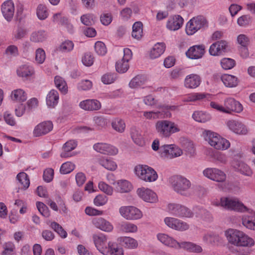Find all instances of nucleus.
Returning <instances> with one entry per match:
<instances>
[{"label":"nucleus","instance_id":"1","mask_svg":"<svg viewBox=\"0 0 255 255\" xmlns=\"http://www.w3.org/2000/svg\"><path fill=\"white\" fill-rule=\"evenodd\" d=\"M224 236L228 244L237 247H252L255 244L254 239L243 231L236 229L226 230Z\"/></svg>","mask_w":255,"mask_h":255},{"label":"nucleus","instance_id":"2","mask_svg":"<svg viewBox=\"0 0 255 255\" xmlns=\"http://www.w3.org/2000/svg\"><path fill=\"white\" fill-rule=\"evenodd\" d=\"M168 212L175 217L179 218H193L194 216L196 218H203L200 214H206L209 215V213L203 208H196L194 209L195 214L187 207L177 204L170 203L167 205Z\"/></svg>","mask_w":255,"mask_h":255},{"label":"nucleus","instance_id":"3","mask_svg":"<svg viewBox=\"0 0 255 255\" xmlns=\"http://www.w3.org/2000/svg\"><path fill=\"white\" fill-rule=\"evenodd\" d=\"M210 107L218 112L226 114H231L233 112L240 114L244 110L242 104L232 97L225 98L223 105L210 101Z\"/></svg>","mask_w":255,"mask_h":255},{"label":"nucleus","instance_id":"4","mask_svg":"<svg viewBox=\"0 0 255 255\" xmlns=\"http://www.w3.org/2000/svg\"><path fill=\"white\" fill-rule=\"evenodd\" d=\"M211 204L215 207H220L230 211L239 212H246L249 211L248 208L244 205L238 198L231 197L223 196L220 199L212 200Z\"/></svg>","mask_w":255,"mask_h":255},{"label":"nucleus","instance_id":"5","mask_svg":"<svg viewBox=\"0 0 255 255\" xmlns=\"http://www.w3.org/2000/svg\"><path fill=\"white\" fill-rule=\"evenodd\" d=\"M169 182L173 190L177 194L185 197L191 196L189 190L192 184L187 178L181 175H175L169 178Z\"/></svg>","mask_w":255,"mask_h":255},{"label":"nucleus","instance_id":"6","mask_svg":"<svg viewBox=\"0 0 255 255\" xmlns=\"http://www.w3.org/2000/svg\"><path fill=\"white\" fill-rule=\"evenodd\" d=\"M204 139L215 149L225 150L231 145L230 141L218 133L211 130H205L203 133Z\"/></svg>","mask_w":255,"mask_h":255},{"label":"nucleus","instance_id":"7","mask_svg":"<svg viewBox=\"0 0 255 255\" xmlns=\"http://www.w3.org/2000/svg\"><path fill=\"white\" fill-rule=\"evenodd\" d=\"M133 173L138 179L145 182H154L158 178L155 169L146 164L136 165L134 167Z\"/></svg>","mask_w":255,"mask_h":255},{"label":"nucleus","instance_id":"8","mask_svg":"<svg viewBox=\"0 0 255 255\" xmlns=\"http://www.w3.org/2000/svg\"><path fill=\"white\" fill-rule=\"evenodd\" d=\"M157 134L162 137H169L172 134L181 130L180 126L175 122L169 120H159L155 124Z\"/></svg>","mask_w":255,"mask_h":255},{"label":"nucleus","instance_id":"9","mask_svg":"<svg viewBox=\"0 0 255 255\" xmlns=\"http://www.w3.org/2000/svg\"><path fill=\"white\" fill-rule=\"evenodd\" d=\"M207 25V21L204 16H197L194 17L188 21L186 24V33L188 35H192Z\"/></svg>","mask_w":255,"mask_h":255},{"label":"nucleus","instance_id":"10","mask_svg":"<svg viewBox=\"0 0 255 255\" xmlns=\"http://www.w3.org/2000/svg\"><path fill=\"white\" fill-rule=\"evenodd\" d=\"M120 215L127 220H137L143 217L142 211L133 206H123L119 208Z\"/></svg>","mask_w":255,"mask_h":255},{"label":"nucleus","instance_id":"11","mask_svg":"<svg viewBox=\"0 0 255 255\" xmlns=\"http://www.w3.org/2000/svg\"><path fill=\"white\" fill-rule=\"evenodd\" d=\"M138 197L142 201L151 204H155L158 202V197L156 193L150 188L140 187L136 190Z\"/></svg>","mask_w":255,"mask_h":255},{"label":"nucleus","instance_id":"12","mask_svg":"<svg viewBox=\"0 0 255 255\" xmlns=\"http://www.w3.org/2000/svg\"><path fill=\"white\" fill-rule=\"evenodd\" d=\"M227 128L233 133L238 135H246L248 133L247 127L241 121L230 119L225 123Z\"/></svg>","mask_w":255,"mask_h":255},{"label":"nucleus","instance_id":"13","mask_svg":"<svg viewBox=\"0 0 255 255\" xmlns=\"http://www.w3.org/2000/svg\"><path fill=\"white\" fill-rule=\"evenodd\" d=\"M54 125L50 120H46L36 125L32 131L33 137H38L45 135L53 129Z\"/></svg>","mask_w":255,"mask_h":255},{"label":"nucleus","instance_id":"14","mask_svg":"<svg viewBox=\"0 0 255 255\" xmlns=\"http://www.w3.org/2000/svg\"><path fill=\"white\" fill-rule=\"evenodd\" d=\"M203 174L206 178L215 182H223L226 180V174L217 168H207L203 171Z\"/></svg>","mask_w":255,"mask_h":255},{"label":"nucleus","instance_id":"15","mask_svg":"<svg viewBox=\"0 0 255 255\" xmlns=\"http://www.w3.org/2000/svg\"><path fill=\"white\" fill-rule=\"evenodd\" d=\"M163 221L167 227L174 230L182 232L189 228L187 223L175 218L166 217Z\"/></svg>","mask_w":255,"mask_h":255},{"label":"nucleus","instance_id":"16","mask_svg":"<svg viewBox=\"0 0 255 255\" xmlns=\"http://www.w3.org/2000/svg\"><path fill=\"white\" fill-rule=\"evenodd\" d=\"M156 239L164 246L178 250L179 242L172 236L166 233H159L156 235Z\"/></svg>","mask_w":255,"mask_h":255},{"label":"nucleus","instance_id":"17","mask_svg":"<svg viewBox=\"0 0 255 255\" xmlns=\"http://www.w3.org/2000/svg\"><path fill=\"white\" fill-rule=\"evenodd\" d=\"M35 74L34 67L28 63L19 66L16 69L18 77L24 80H29L33 78Z\"/></svg>","mask_w":255,"mask_h":255},{"label":"nucleus","instance_id":"18","mask_svg":"<svg viewBox=\"0 0 255 255\" xmlns=\"http://www.w3.org/2000/svg\"><path fill=\"white\" fill-rule=\"evenodd\" d=\"M93 240L96 249L104 255L107 254L108 249V237L102 233L95 234L93 236Z\"/></svg>","mask_w":255,"mask_h":255},{"label":"nucleus","instance_id":"19","mask_svg":"<svg viewBox=\"0 0 255 255\" xmlns=\"http://www.w3.org/2000/svg\"><path fill=\"white\" fill-rule=\"evenodd\" d=\"M184 19L178 14L169 16L166 23V28L170 31H175L181 28L183 24Z\"/></svg>","mask_w":255,"mask_h":255},{"label":"nucleus","instance_id":"20","mask_svg":"<svg viewBox=\"0 0 255 255\" xmlns=\"http://www.w3.org/2000/svg\"><path fill=\"white\" fill-rule=\"evenodd\" d=\"M202 242L205 245L211 246H219L223 244V238L213 232H208L202 237Z\"/></svg>","mask_w":255,"mask_h":255},{"label":"nucleus","instance_id":"21","mask_svg":"<svg viewBox=\"0 0 255 255\" xmlns=\"http://www.w3.org/2000/svg\"><path fill=\"white\" fill-rule=\"evenodd\" d=\"M205 53V47L203 45H195L190 47L186 52V56L190 59L201 58Z\"/></svg>","mask_w":255,"mask_h":255},{"label":"nucleus","instance_id":"22","mask_svg":"<svg viewBox=\"0 0 255 255\" xmlns=\"http://www.w3.org/2000/svg\"><path fill=\"white\" fill-rule=\"evenodd\" d=\"M79 107L87 111H98L101 109V102L97 99H86L81 101L79 104Z\"/></svg>","mask_w":255,"mask_h":255},{"label":"nucleus","instance_id":"23","mask_svg":"<svg viewBox=\"0 0 255 255\" xmlns=\"http://www.w3.org/2000/svg\"><path fill=\"white\" fill-rule=\"evenodd\" d=\"M1 10L4 18L7 21H10L13 18L15 12L13 2L11 0L4 1L1 4Z\"/></svg>","mask_w":255,"mask_h":255},{"label":"nucleus","instance_id":"24","mask_svg":"<svg viewBox=\"0 0 255 255\" xmlns=\"http://www.w3.org/2000/svg\"><path fill=\"white\" fill-rule=\"evenodd\" d=\"M231 166L236 171L239 172L244 175L250 177L253 174V171L251 168L242 160H233Z\"/></svg>","mask_w":255,"mask_h":255},{"label":"nucleus","instance_id":"25","mask_svg":"<svg viewBox=\"0 0 255 255\" xmlns=\"http://www.w3.org/2000/svg\"><path fill=\"white\" fill-rule=\"evenodd\" d=\"M213 96L208 93H193L188 95L184 98L183 101L185 102H208L211 101Z\"/></svg>","mask_w":255,"mask_h":255},{"label":"nucleus","instance_id":"26","mask_svg":"<svg viewBox=\"0 0 255 255\" xmlns=\"http://www.w3.org/2000/svg\"><path fill=\"white\" fill-rule=\"evenodd\" d=\"M9 97L14 103H22L27 100L28 96L26 91L24 89L16 88L11 91Z\"/></svg>","mask_w":255,"mask_h":255},{"label":"nucleus","instance_id":"27","mask_svg":"<svg viewBox=\"0 0 255 255\" xmlns=\"http://www.w3.org/2000/svg\"><path fill=\"white\" fill-rule=\"evenodd\" d=\"M114 185L115 190L120 193H128L133 189L132 184L126 179L118 180Z\"/></svg>","mask_w":255,"mask_h":255},{"label":"nucleus","instance_id":"28","mask_svg":"<svg viewBox=\"0 0 255 255\" xmlns=\"http://www.w3.org/2000/svg\"><path fill=\"white\" fill-rule=\"evenodd\" d=\"M92 223L98 229L106 232H111L114 230L112 224L103 218H98L93 220Z\"/></svg>","mask_w":255,"mask_h":255},{"label":"nucleus","instance_id":"29","mask_svg":"<svg viewBox=\"0 0 255 255\" xmlns=\"http://www.w3.org/2000/svg\"><path fill=\"white\" fill-rule=\"evenodd\" d=\"M77 142L75 140H69L65 142L62 146V151L60 153V156L62 158L71 157L75 155L72 151L76 148Z\"/></svg>","mask_w":255,"mask_h":255},{"label":"nucleus","instance_id":"30","mask_svg":"<svg viewBox=\"0 0 255 255\" xmlns=\"http://www.w3.org/2000/svg\"><path fill=\"white\" fill-rule=\"evenodd\" d=\"M117 241L121 245L126 249H135L138 246L137 241L129 236L120 237L118 238Z\"/></svg>","mask_w":255,"mask_h":255},{"label":"nucleus","instance_id":"31","mask_svg":"<svg viewBox=\"0 0 255 255\" xmlns=\"http://www.w3.org/2000/svg\"><path fill=\"white\" fill-rule=\"evenodd\" d=\"M227 47V42L225 41H217L211 45L209 52L212 56H219L226 51Z\"/></svg>","mask_w":255,"mask_h":255},{"label":"nucleus","instance_id":"32","mask_svg":"<svg viewBox=\"0 0 255 255\" xmlns=\"http://www.w3.org/2000/svg\"><path fill=\"white\" fill-rule=\"evenodd\" d=\"M201 82L200 76L196 74H190L184 79V86L188 89H195L199 86Z\"/></svg>","mask_w":255,"mask_h":255},{"label":"nucleus","instance_id":"33","mask_svg":"<svg viewBox=\"0 0 255 255\" xmlns=\"http://www.w3.org/2000/svg\"><path fill=\"white\" fill-rule=\"evenodd\" d=\"M249 211H246L248 214L243 216L242 224L246 228L255 230V212L248 208Z\"/></svg>","mask_w":255,"mask_h":255},{"label":"nucleus","instance_id":"34","mask_svg":"<svg viewBox=\"0 0 255 255\" xmlns=\"http://www.w3.org/2000/svg\"><path fill=\"white\" fill-rule=\"evenodd\" d=\"M98 162L104 168L110 171H116L118 167L114 159L109 157L102 156L98 159Z\"/></svg>","mask_w":255,"mask_h":255},{"label":"nucleus","instance_id":"35","mask_svg":"<svg viewBox=\"0 0 255 255\" xmlns=\"http://www.w3.org/2000/svg\"><path fill=\"white\" fill-rule=\"evenodd\" d=\"M48 37L47 32L43 29L33 31L30 34L29 40L33 43H43Z\"/></svg>","mask_w":255,"mask_h":255},{"label":"nucleus","instance_id":"36","mask_svg":"<svg viewBox=\"0 0 255 255\" xmlns=\"http://www.w3.org/2000/svg\"><path fill=\"white\" fill-rule=\"evenodd\" d=\"M166 48L165 44L163 42H157L150 49L149 56L151 59L159 58L163 54Z\"/></svg>","mask_w":255,"mask_h":255},{"label":"nucleus","instance_id":"37","mask_svg":"<svg viewBox=\"0 0 255 255\" xmlns=\"http://www.w3.org/2000/svg\"><path fill=\"white\" fill-rule=\"evenodd\" d=\"M181 249L194 253H201L203 252V249L201 246L190 242H179L178 250Z\"/></svg>","mask_w":255,"mask_h":255},{"label":"nucleus","instance_id":"38","mask_svg":"<svg viewBox=\"0 0 255 255\" xmlns=\"http://www.w3.org/2000/svg\"><path fill=\"white\" fill-rule=\"evenodd\" d=\"M58 92L54 89L50 90L46 97V103L49 108H54L59 102Z\"/></svg>","mask_w":255,"mask_h":255},{"label":"nucleus","instance_id":"39","mask_svg":"<svg viewBox=\"0 0 255 255\" xmlns=\"http://www.w3.org/2000/svg\"><path fill=\"white\" fill-rule=\"evenodd\" d=\"M147 79L144 76L137 75L133 78L129 83V87L132 89L148 87L146 86Z\"/></svg>","mask_w":255,"mask_h":255},{"label":"nucleus","instance_id":"40","mask_svg":"<svg viewBox=\"0 0 255 255\" xmlns=\"http://www.w3.org/2000/svg\"><path fill=\"white\" fill-rule=\"evenodd\" d=\"M221 79L224 85L229 88L237 87L239 82V80L236 76L228 74L222 75Z\"/></svg>","mask_w":255,"mask_h":255},{"label":"nucleus","instance_id":"41","mask_svg":"<svg viewBox=\"0 0 255 255\" xmlns=\"http://www.w3.org/2000/svg\"><path fill=\"white\" fill-rule=\"evenodd\" d=\"M104 255H124V250L116 243L110 241L108 243L107 254Z\"/></svg>","mask_w":255,"mask_h":255},{"label":"nucleus","instance_id":"42","mask_svg":"<svg viewBox=\"0 0 255 255\" xmlns=\"http://www.w3.org/2000/svg\"><path fill=\"white\" fill-rule=\"evenodd\" d=\"M192 118L198 123H205L211 120V115L202 111H196L194 112L192 116Z\"/></svg>","mask_w":255,"mask_h":255},{"label":"nucleus","instance_id":"43","mask_svg":"<svg viewBox=\"0 0 255 255\" xmlns=\"http://www.w3.org/2000/svg\"><path fill=\"white\" fill-rule=\"evenodd\" d=\"M112 128L119 133H123L126 129V123L123 119L119 118L113 119L111 121Z\"/></svg>","mask_w":255,"mask_h":255},{"label":"nucleus","instance_id":"44","mask_svg":"<svg viewBox=\"0 0 255 255\" xmlns=\"http://www.w3.org/2000/svg\"><path fill=\"white\" fill-rule=\"evenodd\" d=\"M130 135L133 141L137 145L142 147L145 145V140L139 130L132 129Z\"/></svg>","mask_w":255,"mask_h":255},{"label":"nucleus","instance_id":"45","mask_svg":"<svg viewBox=\"0 0 255 255\" xmlns=\"http://www.w3.org/2000/svg\"><path fill=\"white\" fill-rule=\"evenodd\" d=\"M132 37L137 40L140 39L143 36V25L141 22L136 21L132 25Z\"/></svg>","mask_w":255,"mask_h":255},{"label":"nucleus","instance_id":"46","mask_svg":"<svg viewBox=\"0 0 255 255\" xmlns=\"http://www.w3.org/2000/svg\"><path fill=\"white\" fill-rule=\"evenodd\" d=\"M16 179L23 190H26L29 187L30 180L26 173L24 172L19 173L16 176Z\"/></svg>","mask_w":255,"mask_h":255},{"label":"nucleus","instance_id":"47","mask_svg":"<svg viewBox=\"0 0 255 255\" xmlns=\"http://www.w3.org/2000/svg\"><path fill=\"white\" fill-rule=\"evenodd\" d=\"M55 86L63 94H66L68 91V87L65 80L59 76H56L54 78Z\"/></svg>","mask_w":255,"mask_h":255},{"label":"nucleus","instance_id":"48","mask_svg":"<svg viewBox=\"0 0 255 255\" xmlns=\"http://www.w3.org/2000/svg\"><path fill=\"white\" fill-rule=\"evenodd\" d=\"M93 82L88 79H82L76 85L77 89L79 91H88L92 89Z\"/></svg>","mask_w":255,"mask_h":255},{"label":"nucleus","instance_id":"49","mask_svg":"<svg viewBox=\"0 0 255 255\" xmlns=\"http://www.w3.org/2000/svg\"><path fill=\"white\" fill-rule=\"evenodd\" d=\"M36 14L37 18L41 20L46 19L49 15V12L46 6L44 4H39L36 10Z\"/></svg>","mask_w":255,"mask_h":255},{"label":"nucleus","instance_id":"50","mask_svg":"<svg viewBox=\"0 0 255 255\" xmlns=\"http://www.w3.org/2000/svg\"><path fill=\"white\" fill-rule=\"evenodd\" d=\"M172 144H164L160 147L159 154L161 157L172 158Z\"/></svg>","mask_w":255,"mask_h":255},{"label":"nucleus","instance_id":"51","mask_svg":"<svg viewBox=\"0 0 255 255\" xmlns=\"http://www.w3.org/2000/svg\"><path fill=\"white\" fill-rule=\"evenodd\" d=\"M121 230L125 233H136L138 231L137 226L132 223L125 222L121 225Z\"/></svg>","mask_w":255,"mask_h":255},{"label":"nucleus","instance_id":"52","mask_svg":"<svg viewBox=\"0 0 255 255\" xmlns=\"http://www.w3.org/2000/svg\"><path fill=\"white\" fill-rule=\"evenodd\" d=\"M252 17L249 14H245L238 18L237 24L241 27H247L252 24Z\"/></svg>","mask_w":255,"mask_h":255},{"label":"nucleus","instance_id":"53","mask_svg":"<svg viewBox=\"0 0 255 255\" xmlns=\"http://www.w3.org/2000/svg\"><path fill=\"white\" fill-rule=\"evenodd\" d=\"M128 62L121 59L116 63V71L119 73H125L129 69Z\"/></svg>","mask_w":255,"mask_h":255},{"label":"nucleus","instance_id":"54","mask_svg":"<svg viewBox=\"0 0 255 255\" xmlns=\"http://www.w3.org/2000/svg\"><path fill=\"white\" fill-rule=\"evenodd\" d=\"M163 112V111H144L143 112V116L145 119L155 120L162 118Z\"/></svg>","mask_w":255,"mask_h":255},{"label":"nucleus","instance_id":"55","mask_svg":"<svg viewBox=\"0 0 255 255\" xmlns=\"http://www.w3.org/2000/svg\"><path fill=\"white\" fill-rule=\"evenodd\" d=\"M220 65L223 69L230 70L235 66L236 61L232 58H224L220 60Z\"/></svg>","mask_w":255,"mask_h":255},{"label":"nucleus","instance_id":"56","mask_svg":"<svg viewBox=\"0 0 255 255\" xmlns=\"http://www.w3.org/2000/svg\"><path fill=\"white\" fill-rule=\"evenodd\" d=\"M47 224L50 226L62 238L67 237V234L63 228L58 223L53 222H47Z\"/></svg>","mask_w":255,"mask_h":255},{"label":"nucleus","instance_id":"57","mask_svg":"<svg viewBox=\"0 0 255 255\" xmlns=\"http://www.w3.org/2000/svg\"><path fill=\"white\" fill-rule=\"evenodd\" d=\"M46 59L45 52L43 49L38 48L35 50V61L37 64H43Z\"/></svg>","mask_w":255,"mask_h":255},{"label":"nucleus","instance_id":"58","mask_svg":"<svg viewBox=\"0 0 255 255\" xmlns=\"http://www.w3.org/2000/svg\"><path fill=\"white\" fill-rule=\"evenodd\" d=\"M3 251L1 253V255H14L15 247L13 243L11 242L5 243L3 245Z\"/></svg>","mask_w":255,"mask_h":255},{"label":"nucleus","instance_id":"59","mask_svg":"<svg viewBox=\"0 0 255 255\" xmlns=\"http://www.w3.org/2000/svg\"><path fill=\"white\" fill-rule=\"evenodd\" d=\"M98 187L100 191L107 195L111 196L114 193V188L104 181H100L98 184Z\"/></svg>","mask_w":255,"mask_h":255},{"label":"nucleus","instance_id":"60","mask_svg":"<svg viewBox=\"0 0 255 255\" xmlns=\"http://www.w3.org/2000/svg\"><path fill=\"white\" fill-rule=\"evenodd\" d=\"M81 22L85 25L90 26L94 24L95 17L93 14L87 13L82 15L80 18Z\"/></svg>","mask_w":255,"mask_h":255},{"label":"nucleus","instance_id":"61","mask_svg":"<svg viewBox=\"0 0 255 255\" xmlns=\"http://www.w3.org/2000/svg\"><path fill=\"white\" fill-rule=\"evenodd\" d=\"M75 167V166L74 163L67 161L61 165L60 172L61 174H68L74 169Z\"/></svg>","mask_w":255,"mask_h":255},{"label":"nucleus","instance_id":"62","mask_svg":"<svg viewBox=\"0 0 255 255\" xmlns=\"http://www.w3.org/2000/svg\"><path fill=\"white\" fill-rule=\"evenodd\" d=\"M117 79V75L115 73H107L104 74L101 77V81L104 84H111L113 83Z\"/></svg>","mask_w":255,"mask_h":255},{"label":"nucleus","instance_id":"63","mask_svg":"<svg viewBox=\"0 0 255 255\" xmlns=\"http://www.w3.org/2000/svg\"><path fill=\"white\" fill-rule=\"evenodd\" d=\"M95 50L98 55L101 56L105 55L107 52L106 45L102 41H97L95 43Z\"/></svg>","mask_w":255,"mask_h":255},{"label":"nucleus","instance_id":"64","mask_svg":"<svg viewBox=\"0 0 255 255\" xmlns=\"http://www.w3.org/2000/svg\"><path fill=\"white\" fill-rule=\"evenodd\" d=\"M74 44L72 41L65 40L59 46V50L62 52H69L74 48Z\"/></svg>","mask_w":255,"mask_h":255}]
</instances>
